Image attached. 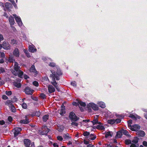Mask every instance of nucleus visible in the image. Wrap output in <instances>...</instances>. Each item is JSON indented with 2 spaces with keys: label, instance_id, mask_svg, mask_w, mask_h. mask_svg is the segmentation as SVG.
I'll use <instances>...</instances> for the list:
<instances>
[{
  "label": "nucleus",
  "instance_id": "obj_23",
  "mask_svg": "<svg viewBox=\"0 0 147 147\" xmlns=\"http://www.w3.org/2000/svg\"><path fill=\"white\" fill-rule=\"evenodd\" d=\"M139 138L138 137H135L134 139L131 141V142L135 144H138V142Z\"/></svg>",
  "mask_w": 147,
  "mask_h": 147
},
{
  "label": "nucleus",
  "instance_id": "obj_11",
  "mask_svg": "<svg viewBox=\"0 0 147 147\" xmlns=\"http://www.w3.org/2000/svg\"><path fill=\"white\" fill-rule=\"evenodd\" d=\"M9 20L11 27L12 28H13V26L15 22L13 17L11 16H10L9 18Z\"/></svg>",
  "mask_w": 147,
  "mask_h": 147
},
{
  "label": "nucleus",
  "instance_id": "obj_46",
  "mask_svg": "<svg viewBox=\"0 0 147 147\" xmlns=\"http://www.w3.org/2000/svg\"><path fill=\"white\" fill-rule=\"evenodd\" d=\"M92 122L93 123V125H94L97 124V122H98V119H94L93 121H92Z\"/></svg>",
  "mask_w": 147,
  "mask_h": 147
},
{
  "label": "nucleus",
  "instance_id": "obj_9",
  "mask_svg": "<svg viewBox=\"0 0 147 147\" xmlns=\"http://www.w3.org/2000/svg\"><path fill=\"white\" fill-rule=\"evenodd\" d=\"M22 129L20 127H16L14 130V137H16L20 134V131H21Z\"/></svg>",
  "mask_w": 147,
  "mask_h": 147
},
{
  "label": "nucleus",
  "instance_id": "obj_24",
  "mask_svg": "<svg viewBox=\"0 0 147 147\" xmlns=\"http://www.w3.org/2000/svg\"><path fill=\"white\" fill-rule=\"evenodd\" d=\"M40 112L39 111H36L34 112L31 115V116L32 117L34 116H37L38 117H39L40 115Z\"/></svg>",
  "mask_w": 147,
  "mask_h": 147
},
{
  "label": "nucleus",
  "instance_id": "obj_30",
  "mask_svg": "<svg viewBox=\"0 0 147 147\" xmlns=\"http://www.w3.org/2000/svg\"><path fill=\"white\" fill-rule=\"evenodd\" d=\"M13 85L18 88H21V84L20 83H18L17 82H14L13 83Z\"/></svg>",
  "mask_w": 147,
  "mask_h": 147
},
{
  "label": "nucleus",
  "instance_id": "obj_29",
  "mask_svg": "<svg viewBox=\"0 0 147 147\" xmlns=\"http://www.w3.org/2000/svg\"><path fill=\"white\" fill-rule=\"evenodd\" d=\"M23 75V72L22 70H19L18 74V76L21 78H22Z\"/></svg>",
  "mask_w": 147,
  "mask_h": 147
},
{
  "label": "nucleus",
  "instance_id": "obj_33",
  "mask_svg": "<svg viewBox=\"0 0 147 147\" xmlns=\"http://www.w3.org/2000/svg\"><path fill=\"white\" fill-rule=\"evenodd\" d=\"M78 103L81 106L85 107L86 106V104L85 102H84L81 100H78Z\"/></svg>",
  "mask_w": 147,
  "mask_h": 147
},
{
  "label": "nucleus",
  "instance_id": "obj_50",
  "mask_svg": "<svg viewBox=\"0 0 147 147\" xmlns=\"http://www.w3.org/2000/svg\"><path fill=\"white\" fill-rule=\"evenodd\" d=\"M77 101H78V102H74L72 103V105L74 106H78L79 105V104L78 103V99H76Z\"/></svg>",
  "mask_w": 147,
  "mask_h": 147
},
{
  "label": "nucleus",
  "instance_id": "obj_32",
  "mask_svg": "<svg viewBox=\"0 0 147 147\" xmlns=\"http://www.w3.org/2000/svg\"><path fill=\"white\" fill-rule=\"evenodd\" d=\"M24 52L25 53L26 55L29 58L31 57V56L30 55V54L28 50H26L25 49H24Z\"/></svg>",
  "mask_w": 147,
  "mask_h": 147
},
{
  "label": "nucleus",
  "instance_id": "obj_16",
  "mask_svg": "<svg viewBox=\"0 0 147 147\" xmlns=\"http://www.w3.org/2000/svg\"><path fill=\"white\" fill-rule=\"evenodd\" d=\"M14 55L17 57H18L20 55L18 49L16 48L15 49L13 52Z\"/></svg>",
  "mask_w": 147,
  "mask_h": 147
},
{
  "label": "nucleus",
  "instance_id": "obj_57",
  "mask_svg": "<svg viewBox=\"0 0 147 147\" xmlns=\"http://www.w3.org/2000/svg\"><path fill=\"white\" fill-rule=\"evenodd\" d=\"M127 122L128 124V126L129 127V125H130L132 123V120L130 119Z\"/></svg>",
  "mask_w": 147,
  "mask_h": 147
},
{
  "label": "nucleus",
  "instance_id": "obj_13",
  "mask_svg": "<svg viewBox=\"0 0 147 147\" xmlns=\"http://www.w3.org/2000/svg\"><path fill=\"white\" fill-rule=\"evenodd\" d=\"M29 51L31 53H34L36 51L37 49L33 45H30L28 47Z\"/></svg>",
  "mask_w": 147,
  "mask_h": 147
},
{
  "label": "nucleus",
  "instance_id": "obj_42",
  "mask_svg": "<svg viewBox=\"0 0 147 147\" xmlns=\"http://www.w3.org/2000/svg\"><path fill=\"white\" fill-rule=\"evenodd\" d=\"M49 65L50 66L54 67L56 66V64L54 62H50Z\"/></svg>",
  "mask_w": 147,
  "mask_h": 147
},
{
  "label": "nucleus",
  "instance_id": "obj_22",
  "mask_svg": "<svg viewBox=\"0 0 147 147\" xmlns=\"http://www.w3.org/2000/svg\"><path fill=\"white\" fill-rule=\"evenodd\" d=\"M64 138L65 140H71V137L69 136V133H67L66 134H64L63 135Z\"/></svg>",
  "mask_w": 147,
  "mask_h": 147
},
{
  "label": "nucleus",
  "instance_id": "obj_19",
  "mask_svg": "<svg viewBox=\"0 0 147 147\" xmlns=\"http://www.w3.org/2000/svg\"><path fill=\"white\" fill-rule=\"evenodd\" d=\"M24 143L25 146H29L30 144V141L27 139H24Z\"/></svg>",
  "mask_w": 147,
  "mask_h": 147
},
{
  "label": "nucleus",
  "instance_id": "obj_20",
  "mask_svg": "<svg viewBox=\"0 0 147 147\" xmlns=\"http://www.w3.org/2000/svg\"><path fill=\"white\" fill-rule=\"evenodd\" d=\"M20 67L18 66V64L17 62H15L14 66V69L16 71L19 70Z\"/></svg>",
  "mask_w": 147,
  "mask_h": 147
},
{
  "label": "nucleus",
  "instance_id": "obj_60",
  "mask_svg": "<svg viewBox=\"0 0 147 147\" xmlns=\"http://www.w3.org/2000/svg\"><path fill=\"white\" fill-rule=\"evenodd\" d=\"M115 116L116 117H117L118 118H123V117L122 116V115H118V114H116Z\"/></svg>",
  "mask_w": 147,
  "mask_h": 147
},
{
  "label": "nucleus",
  "instance_id": "obj_59",
  "mask_svg": "<svg viewBox=\"0 0 147 147\" xmlns=\"http://www.w3.org/2000/svg\"><path fill=\"white\" fill-rule=\"evenodd\" d=\"M84 143L85 144L87 145L89 144V142L88 141H86L85 140H84Z\"/></svg>",
  "mask_w": 147,
  "mask_h": 147
},
{
  "label": "nucleus",
  "instance_id": "obj_55",
  "mask_svg": "<svg viewBox=\"0 0 147 147\" xmlns=\"http://www.w3.org/2000/svg\"><path fill=\"white\" fill-rule=\"evenodd\" d=\"M2 98L4 100H6L8 99V97L6 95H4L2 96Z\"/></svg>",
  "mask_w": 147,
  "mask_h": 147
},
{
  "label": "nucleus",
  "instance_id": "obj_31",
  "mask_svg": "<svg viewBox=\"0 0 147 147\" xmlns=\"http://www.w3.org/2000/svg\"><path fill=\"white\" fill-rule=\"evenodd\" d=\"M96 128L99 130H102L105 129V128L104 126L102 125H97L96 127Z\"/></svg>",
  "mask_w": 147,
  "mask_h": 147
},
{
  "label": "nucleus",
  "instance_id": "obj_51",
  "mask_svg": "<svg viewBox=\"0 0 147 147\" xmlns=\"http://www.w3.org/2000/svg\"><path fill=\"white\" fill-rule=\"evenodd\" d=\"M71 125L73 126H77L78 125V123L75 122H72L71 123Z\"/></svg>",
  "mask_w": 147,
  "mask_h": 147
},
{
  "label": "nucleus",
  "instance_id": "obj_7",
  "mask_svg": "<svg viewBox=\"0 0 147 147\" xmlns=\"http://www.w3.org/2000/svg\"><path fill=\"white\" fill-rule=\"evenodd\" d=\"M61 105V109L60 110V112L59 113L61 115L63 116L64 114L66 113L65 107L63 103Z\"/></svg>",
  "mask_w": 147,
  "mask_h": 147
},
{
  "label": "nucleus",
  "instance_id": "obj_49",
  "mask_svg": "<svg viewBox=\"0 0 147 147\" xmlns=\"http://www.w3.org/2000/svg\"><path fill=\"white\" fill-rule=\"evenodd\" d=\"M83 135L85 136H87L90 135V133L86 131L84 132Z\"/></svg>",
  "mask_w": 147,
  "mask_h": 147
},
{
  "label": "nucleus",
  "instance_id": "obj_58",
  "mask_svg": "<svg viewBox=\"0 0 147 147\" xmlns=\"http://www.w3.org/2000/svg\"><path fill=\"white\" fill-rule=\"evenodd\" d=\"M8 120L10 122H11L12 121V118L11 117L9 116L8 118Z\"/></svg>",
  "mask_w": 147,
  "mask_h": 147
},
{
  "label": "nucleus",
  "instance_id": "obj_36",
  "mask_svg": "<svg viewBox=\"0 0 147 147\" xmlns=\"http://www.w3.org/2000/svg\"><path fill=\"white\" fill-rule=\"evenodd\" d=\"M131 141L129 139H126L125 140V143L127 145L131 144Z\"/></svg>",
  "mask_w": 147,
  "mask_h": 147
},
{
  "label": "nucleus",
  "instance_id": "obj_21",
  "mask_svg": "<svg viewBox=\"0 0 147 147\" xmlns=\"http://www.w3.org/2000/svg\"><path fill=\"white\" fill-rule=\"evenodd\" d=\"M5 6L6 9L7 10H9L10 8H11L12 7V5L11 3L7 2L5 3Z\"/></svg>",
  "mask_w": 147,
  "mask_h": 147
},
{
  "label": "nucleus",
  "instance_id": "obj_28",
  "mask_svg": "<svg viewBox=\"0 0 147 147\" xmlns=\"http://www.w3.org/2000/svg\"><path fill=\"white\" fill-rule=\"evenodd\" d=\"M96 138V136L95 134H91L89 138L92 140H95Z\"/></svg>",
  "mask_w": 147,
  "mask_h": 147
},
{
  "label": "nucleus",
  "instance_id": "obj_61",
  "mask_svg": "<svg viewBox=\"0 0 147 147\" xmlns=\"http://www.w3.org/2000/svg\"><path fill=\"white\" fill-rule=\"evenodd\" d=\"M143 145L145 146H147V142L144 141L142 143Z\"/></svg>",
  "mask_w": 147,
  "mask_h": 147
},
{
  "label": "nucleus",
  "instance_id": "obj_4",
  "mask_svg": "<svg viewBox=\"0 0 147 147\" xmlns=\"http://www.w3.org/2000/svg\"><path fill=\"white\" fill-rule=\"evenodd\" d=\"M13 15L16 21L18 24L19 26H21L22 25V22L21 18L17 16L16 14H14Z\"/></svg>",
  "mask_w": 147,
  "mask_h": 147
},
{
  "label": "nucleus",
  "instance_id": "obj_14",
  "mask_svg": "<svg viewBox=\"0 0 147 147\" xmlns=\"http://www.w3.org/2000/svg\"><path fill=\"white\" fill-rule=\"evenodd\" d=\"M48 92L50 94L54 92L55 91V89L52 85H49L48 86Z\"/></svg>",
  "mask_w": 147,
  "mask_h": 147
},
{
  "label": "nucleus",
  "instance_id": "obj_54",
  "mask_svg": "<svg viewBox=\"0 0 147 147\" xmlns=\"http://www.w3.org/2000/svg\"><path fill=\"white\" fill-rule=\"evenodd\" d=\"M57 139L58 140H60V141H62L63 140V138H62V137L61 136H58L57 137Z\"/></svg>",
  "mask_w": 147,
  "mask_h": 147
},
{
  "label": "nucleus",
  "instance_id": "obj_40",
  "mask_svg": "<svg viewBox=\"0 0 147 147\" xmlns=\"http://www.w3.org/2000/svg\"><path fill=\"white\" fill-rule=\"evenodd\" d=\"M40 96L41 97V98L42 99H44L46 98V94H44L43 93H42L40 94Z\"/></svg>",
  "mask_w": 147,
  "mask_h": 147
},
{
  "label": "nucleus",
  "instance_id": "obj_41",
  "mask_svg": "<svg viewBox=\"0 0 147 147\" xmlns=\"http://www.w3.org/2000/svg\"><path fill=\"white\" fill-rule=\"evenodd\" d=\"M115 123L116 124H118L119 123L121 122V119L119 118L117 119H115Z\"/></svg>",
  "mask_w": 147,
  "mask_h": 147
},
{
  "label": "nucleus",
  "instance_id": "obj_56",
  "mask_svg": "<svg viewBox=\"0 0 147 147\" xmlns=\"http://www.w3.org/2000/svg\"><path fill=\"white\" fill-rule=\"evenodd\" d=\"M0 71L1 73H3L5 72V70L3 68L0 67Z\"/></svg>",
  "mask_w": 147,
  "mask_h": 147
},
{
  "label": "nucleus",
  "instance_id": "obj_47",
  "mask_svg": "<svg viewBox=\"0 0 147 147\" xmlns=\"http://www.w3.org/2000/svg\"><path fill=\"white\" fill-rule=\"evenodd\" d=\"M71 84L72 86L75 87L77 86L76 83L75 81H73L71 82Z\"/></svg>",
  "mask_w": 147,
  "mask_h": 147
},
{
  "label": "nucleus",
  "instance_id": "obj_1",
  "mask_svg": "<svg viewBox=\"0 0 147 147\" xmlns=\"http://www.w3.org/2000/svg\"><path fill=\"white\" fill-rule=\"evenodd\" d=\"M57 69L56 71L52 70L51 71L52 74L50 75L49 77L52 78V80H53V78L55 79L56 78L57 80H59L60 79L59 76L62 74L61 70L59 69Z\"/></svg>",
  "mask_w": 147,
  "mask_h": 147
},
{
  "label": "nucleus",
  "instance_id": "obj_10",
  "mask_svg": "<svg viewBox=\"0 0 147 147\" xmlns=\"http://www.w3.org/2000/svg\"><path fill=\"white\" fill-rule=\"evenodd\" d=\"M52 80V81L51 82V83L54 86L58 92H60V90L57 85V83L55 80V79L53 78V80Z\"/></svg>",
  "mask_w": 147,
  "mask_h": 147
},
{
  "label": "nucleus",
  "instance_id": "obj_44",
  "mask_svg": "<svg viewBox=\"0 0 147 147\" xmlns=\"http://www.w3.org/2000/svg\"><path fill=\"white\" fill-rule=\"evenodd\" d=\"M22 108L24 109H26L27 108V105L25 102H23L22 105Z\"/></svg>",
  "mask_w": 147,
  "mask_h": 147
},
{
  "label": "nucleus",
  "instance_id": "obj_6",
  "mask_svg": "<svg viewBox=\"0 0 147 147\" xmlns=\"http://www.w3.org/2000/svg\"><path fill=\"white\" fill-rule=\"evenodd\" d=\"M2 45L3 46V48L4 49L9 50L10 49V45L8 42H6L5 41L3 42Z\"/></svg>",
  "mask_w": 147,
  "mask_h": 147
},
{
  "label": "nucleus",
  "instance_id": "obj_35",
  "mask_svg": "<svg viewBox=\"0 0 147 147\" xmlns=\"http://www.w3.org/2000/svg\"><path fill=\"white\" fill-rule=\"evenodd\" d=\"M108 123L110 124H113L115 123V119H111L108 121Z\"/></svg>",
  "mask_w": 147,
  "mask_h": 147
},
{
  "label": "nucleus",
  "instance_id": "obj_18",
  "mask_svg": "<svg viewBox=\"0 0 147 147\" xmlns=\"http://www.w3.org/2000/svg\"><path fill=\"white\" fill-rule=\"evenodd\" d=\"M122 132L121 131V129L117 132L116 135L115 136L116 139L121 138L122 136Z\"/></svg>",
  "mask_w": 147,
  "mask_h": 147
},
{
  "label": "nucleus",
  "instance_id": "obj_25",
  "mask_svg": "<svg viewBox=\"0 0 147 147\" xmlns=\"http://www.w3.org/2000/svg\"><path fill=\"white\" fill-rule=\"evenodd\" d=\"M121 131L122 132V134H123L127 136H131V135L128 134V132L126 130L124 129H121Z\"/></svg>",
  "mask_w": 147,
  "mask_h": 147
},
{
  "label": "nucleus",
  "instance_id": "obj_39",
  "mask_svg": "<svg viewBox=\"0 0 147 147\" xmlns=\"http://www.w3.org/2000/svg\"><path fill=\"white\" fill-rule=\"evenodd\" d=\"M11 110L12 112H15L16 111V109L13 105H11Z\"/></svg>",
  "mask_w": 147,
  "mask_h": 147
},
{
  "label": "nucleus",
  "instance_id": "obj_2",
  "mask_svg": "<svg viewBox=\"0 0 147 147\" xmlns=\"http://www.w3.org/2000/svg\"><path fill=\"white\" fill-rule=\"evenodd\" d=\"M69 118L71 122L76 121L79 119V117H77L73 112H71L69 114Z\"/></svg>",
  "mask_w": 147,
  "mask_h": 147
},
{
  "label": "nucleus",
  "instance_id": "obj_17",
  "mask_svg": "<svg viewBox=\"0 0 147 147\" xmlns=\"http://www.w3.org/2000/svg\"><path fill=\"white\" fill-rule=\"evenodd\" d=\"M137 134L138 135V137H143L145 136V133L144 131L140 130L137 132Z\"/></svg>",
  "mask_w": 147,
  "mask_h": 147
},
{
  "label": "nucleus",
  "instance_id": "obj_5",
  "mask_svg": "<svg viewBox=\"0 0 147 147\" xmlns=\"http://www.w3.org/2000/svg\"><path fill=\"white\" fill-rule=\"evenodd\" d=\"M131 128H130V129L132 131H136L140 129V126L137 124H134L132 126L131 125H130Z\"/></svg>",
  "mask_w": 147,
  "mask_h": 147
},
{
  "label": "nucleus",
  "instance_id": "obj_3",
  "mask_svg": "<svg viewBox=\"0 0 147 147\" xmlns=\"http://www.w3.org/2000/svg\"><path fill=\"white\" fill-rule=\"evenodd\" d=\"M34 91V90L29 87H26L24 89V92L26 94L28 95H32Z\"/></svg>",
  "mask_w": 147,
  "mask_h": 147
},
{
  "label": "nucleus",
  "instance_id": "obj_27",
  "mask_svg": "<svg viewBox=\"0 0 147 147\" xmlns=\"http://www.w3.org/2000/svg\"><path fill=\"white\" fill-rule=\"evenodd\" d=\"M49 115H46L43 116L42 117V119L43 121L46 122L49 119Z\"/></svg>",
  "mask_w": 147,
  "mask_h": 147
},
{
  "label": "nucleus",
  "instance_id": "obj_8",
  "mask_svg": "<svg viewBox=\"0 0 147 147\" xmlns=\"http://www.w3.org/2000/svg\"><path fill=\"white\" fill-rule=\"evenodd\" d=\"M44 130L40 132V134L41 135H45L47 136L48 133L50 131V129L47 128V127L44 128Z\"/></svg>",
  "mask_w": 147,
  "mask_h": 147
},
{
  "label": "nucleus",
  "instance_id": "obj_52",
  "mask_svg": "<svg viewBox=\"0 0 147 147\" xmlns=\"http://www.w3.org/2000/svg\"><path fill=\"white\" fill-rule=\"evenodd\" d=\"M11 44L14 45V44H16V40L14 39H12L11 40Z\"/></svg>",
  "mask_w": 147,
  "mask_h": 147
},
{
  "label": "nucleus",
  "instance_id": "obj_43",
  "mask_svg": "<svg viewBox=\"0 0 147 147\" xmlns=\"http://www.w3.org/2000/svg\"><path fill=\"white\" fill-rule=\"evenodd\" d=\"M129 117L132 119H134L135 120H136V117L134 115L132 114H130L129 116Z\"/></svg>",
  "mask_w": 147,
  "mask_h": 147
},
{
  "label": "nucleus",
  "instance_id": "obj_53",
  "mask_svg": "<svg viewBox=\"0 0 147 147\" xmlns=\"http://www.w3.org/2000/svg\"><path fill=\"white\" fill-rule=\"evenodd\" d=\"M11 100H12L13 102H16L18 100V99L16 98V96H14L13 97Z\"/></svg>",
  "mask_w": 147,
  "mask_h": 147
},
{
  "label": "nucleus",
  "instance_id": "obj_12",
  "mask_svg": "<svg viewBox=\"0 0 147 147\" xmlns=\"http://www.w3.org/2000/svg\"><path fill=\"white\" fill-rule=\"evenodd\" d=\"M88 106L91 107L94 110L96 111L98 109V107L96 105L93 103H90L89 104Z\"/></svg>",
  "mask_w": 147,
  "mask_h": 147
},
{
  "label": "nucleus",
  "instance_id": "obj_34",
  "mask_svg": "<svg viewBox=\"0 0 147 147\" xmlns=\"http://www.w3.org/2000/svg\"><path fill=\"white\" fill-rule=\"evenodd\" d=\"M99 104V106L102 108H104L106 107V106L105 103L103 102H100Z\"/></svg>",
  "mask_w": 147,
  "mask_h": 147
},
{
  "label": "nucleus",
  "instance_id": "obj_26",
  "mask_svg": "<svg viewBox=\"0 0 147 147\" xmlns=\"http://www.w3.org/2000/svg\"><path fill=\"white\" fill-rule=\"evenodd\" d=\"M29 121L28 119L21 120L20 121V123H21L27 124L29 123Z\"/></svg>",
  "mask_w": 147,
  "mask_h": 147
},
{
  "label": "nucleus",
  "instance_id": "obj_62",
  "mask_svg": "<svg viewBox=\"0 0 147 147\" xmlns=\"http://www.w3.org/2000/svg\"><path fill=\"white\" fill-rule=\"evenodd\" d=\"M4 38L2 35L0 34V42L1 40H3Z\"/></svg>",
  "mask_w": 147,
  "mask_h": 147
},
{
  "label": "nucleus",
  "instance_id": "obj_37",
  "mask_svg": "<svg viewBox=\"0 0 147 147\" xmlns=\"http://www.w3.org/2000/svg\"><path fill=\"white\" fill-rule=\"evenodd\" d=\"M109 136H112V135L111 134V132L110 131L107 132L105 134V137L106 138H107Z\"/></svg>",
  "mask_w": 147,
  "mask_h": 147
},
{
  "label": "nucleus",
  "instance_id": "obj_64",
  "mask_svg": "<svg viewBox=\"0 0 147 147\" xmlns=\"http://www.w3.org/2000/svg\"><path fill=\"white\" fill-rule=\"evenodd\" d=\"M86 147H95L92 144H89Z\"/></svg>",
  "mask_w": 147,
  "mask_h": 147
},
{
  "label": "nucleus",
  "instance_id": "obj_48",
  "mask_svg": "<svg viewBox=\"0 0 147 147\" xmlns=\"http://www.w3.org/2000/svg\"><path fill=\"white\" fill-rule=\"evenodd\" d=\"M12 92L11 91H6L5 92L7 96H10L12 94Z\"/></svg>",
  "mask_w": 147,
  "mask_h": 147
},
{
  "label": "nucleus",
  "instance_id": "obj_45",
  "mask_svg": "<svg viewBox=\"0 0 147 147\" xmlns=\"http://www.w3.org/2000/svg\"><path fill=\"white\" fill-rule=\"evenodd\" d=\"M32 83L34 86L36 87H38L39 86V84L38 82L36 81H34Z\"/></svg>",
  "mask_w": 147,
  "mask_h": 147
},
{
  "label": "nucleus",
  "instance_id": "obj_38",
  "mask_svg": "<svg viewBox=\"0 0 147 147\" xmlns=\"http://www.w3.org/2000/svg\"><path fill=\"white\" fill-rule=\"evenodd\" d=\"M131 145L130 146V147H138L139 145L138 144H135L134 143H132L131 144Z\"/></svg>",
  "mask_w": 147,
  "mask_h": 147
},
{
  "label": "nucleus",
  "instance_id": "obj_63",
  "mask_svg": "<svg viewBox=\"0 0 147 147\" xmlns=\"http://www.w3.org/2000/svg\"><path fill=\"white\" fill-rule=\"evenodd\" d=\"M24 78L25 79H27L29 78L28 76L26 74H24Z\"/></svg>",
  "mask_w": 147,
  "mask_h": 147
},
{
  "label": "nucleus",
  "instance_id": "obj_15",
  "mask_svg": "<svg viewBox=\"0 0 147 147\" xmlns=\"http://www.w3.org/2000/svg\"><path fill=\"white\" fill-rule=\"evenodd\" d=\"M30 71L31 72L34 73L35 75L38 74L37 71L36 70L35 66L34 65H32L30 68Z\"/></svg>",
  "mask_w": 147,
  "mask_h": 147
}]
</instances>
